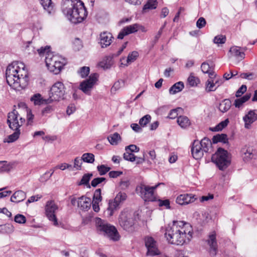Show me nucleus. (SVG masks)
I'll list each match as a JSON object with an SVG mask.
<instances>
[{"label":"nucleus","instance_id":"1","mask_svg":"<svg viewBox=\"0 0 257 257\" xmlns=\"http://www.w3.org/2000/svg\"><path fill=\"white\" fill-rule=\"evenodd\" d=\"M191 225L182 221H173L171 226L166 230L165 236L168 242L172 244L183 245L188 243L192 238Z\"/></svg>","mask_w":257,"mask_h":257},{"label":"nucleus","instance_id":"2","mask_svg":"<svg viewBox=\"0 0 257 257\" xmlns=\"http://www.w3.org/2000/svg\"><path fill=\"white\" fill-rule=\"evenodd\" d=\"M8 84L16 90L24 89L28 84V72L22 62L15 61L9 65L6 71Z\"/></svg>","mask_w":257,"mask_h":257},{"label":"nucleus","instance_id":"3","mask_svg":"<svg viewBox=\"0 0 257 257\" xmlns=\"http://www.w3.org/2000/svg\"><path fill=\"white\" fill-rule=\"evenodd\" d=\"M62 11L67 18L74 24L81 23L87 16L84 4L80 0H63Z\"/></svg>","mask_w":257,"mask_h":257},{"label":"nucleus","instance_id":"4","mask_svg":"<svg viewBox=\"0 0 257 257\" xmlns=\"http://www.w3.org/2000/svg\"><path fill=\"white\" fill-rule=\"evenodd\" d=\"M45 63L48 69L57 74L66 64V61L58 55H54L52 52H47L45 56Z\"/></svg>","mask_w":257,"mask_h":257},{"label":"nucleus","instance_id":"5","mask_svg":"<svg viewBox=\"0 0 257 257\" xmlns=\"http://www.w3.org/2000/svg\"><path fill=\"white\" fill-rule=\"evenodd\" d=\"M212 143L211 141L204 138L201 141L195 140L191 148V153L193 158L196 160L201 159L204 153H207L211 149Z\"/></svg>","mask_w":257,"mask_h":257},{"label":"nucleus","instance_id":"6","mask_svg":"<svg viewBox=\"0 0 257 257\" xmlns=\"http://www.w3.org/2000/svg\"><path fill=\"white\" fill-rule=\"evenodd\" d=\"M97 231L101 234L107 236L111 239L116 241L119 236L116 229L108 224L105 221L100 218H97L95 221Z\"/></svg>","mask_w":257,"mask_h":257},{"label":"nucleus","instance_id":"7","mask_svg":"<svg viewBox=\"0 0 257 257\" xmlns=\"http://www.w3.org/2000/svg\"><path fill=\"white\" fill-rule=\"evenodd\" d=\"M25 122L23 109L19 104L17 109H14L8 114L7 123L11 129H20Z\"/></svg>","mask_w":257,"mask_h":257},{"label":"nucleus","instance_id":"8","mask_svg":"<svg viewBox=\"0 0 257 257\" xmlns=\"http://www.w3.org/2000/svg\"><path fill=\"white\" fill-rule=\"evenodd\" d=\"M220 170H224L230 164L231 159L228 152L221 148L218 149L211 158Z\"/></svg>","mask_w":257,"mask_h":257},{"label":"nucleus","instance_id":"9","mask_svg":"<svg viewBox=\"0 0 257 257\" xmlns=\"http://www.w3.org/2000/svg\"><path fill=\"white\" fill-rule=\"evenodd\" d=\"M49 95V98L46 100L47 103L59 101L64 99L65 95V87L63 83L60 81L55 83L50 89Z\"/></svg>","mask_w":257,"mask_h":257},{"label":"nucleus","instance_id":"10","mask_svg":"<svg viewBox=\"0 0 257 257\" xmlns=\"http://www.w3.org/2000/svg\"><path fill=\"white\" fill-rule=\"evenodd\" d=\"M161 184L153 187L141 184L137 187L136 191L145 201H153L155 200L154 191Z\"/></svg>","mask_w":257,"mask_h":257},{"label":"nucleus","instance_id":"11","mask_svg":"<svg viewBox=\"0 0 257 257\" xmlns=\"http://www.w3.org/2000/svg\"><path fill=\"white\" fill-rule=\"evenodd\" d=\"M97 73L91 74L88 79L83 81L80 84L79 89L84 93L90 95L91 90L98 80Z\"/></svg>","mask_w":257,"mask_h":257},{"label":"nucleus","instance_id":"12","mask_svg":"<svg viewBox=\"0 0 257 257\" xmlns=\"http://www.w3.org/2000/svg\"><path fill=\"white\" fill-rule=\"evenodd\" d=\"M119 223L126 230H129L134 224V219L131 212L124 210L119 215Z\"/></svg>","mask_w":257,"mask_h":257},{"label":"nucleus","instance_id":"13","mask_svg":"<svg viewBox=\"0 0 257 257\" xmlns=\"http://www.w3.org/2000/svg\"><path fill=\"white\" fill-rule=\"evenodd\" d=\"M58 209L57 205L54 201H49L47 202L45 207L46 215L48 219L52 221L55 226L58 225V222L55 215V212Z\"/></svg>","mask_w":257,"mask_h":257},{"label":"nucleus","instance_id":"14","mask_svg":"<svg viewBox=\"0 0 257 257\" xmlns=\"http://www.w3.org/2000/svg\"><path fill=\"white\" fill-rule=\"evenodd\" d=\"M145 245L148 249L147 252L148 255L154 256L160 253L157 246V242L153 237H146L145 238Z\"/></svg>","mask_w":257,"mask_h":257},{"label":"nucleus","instance_id":"15","mask_svg":"<svg viewBox=\"0 0 257 257\" xmlns=\"http://www.w3.org/2000/svg\"><path fill=\"white\" fill-rule=\"evenodd\" d=\"M240 154L243 162L248 163L254 158L256 151L251 147L245 146L241 149Z\"/></svg>","mask_w":257,"mask_h":257},{"label":"nucleus","instance_id":"16","mask_svg":"<svg viewBox=\"0 0 257 257\" xmlns=\"http://www.w3.org/2000/svg\"><path fill=\"white\" fill-rule=\"evenodd\" d=\"M194 196L192 194H181L177 197L176 202L179 205H186L195 200L196 198H194Z\"/></svg>","mask_w":257,"mask_h":257},{"label":"nucleus","instance_id":"17","mask_svg":"<svg viewBox=\"0 0 257 257\" xmlns=\"http://www.w3.org/2000/svg\"><path fill=\"white\" fill-rule=\"evenodd\" d=\"M207 244L209 246V252L212 255L216 254L217 250V243L216 239V234L214 232L209 235L208 239L207 240Z\"/></svg>","mask_w":257,"mask_h":257},{"label":"nucleus","instance_id":"18","mask_svg":"<svg viewBox=\"0 0 257 257\" xmlns=\"http://www.w3.org/2000/svg\"><path fill=\"white\" fill-rule=\"evenodd\" d=\"M257 120V110H250L247 114L243 117L245 122L244 126L246 128H249L250 124Z\"/></svg>","mask_w":257,"mask_h":257},{"label":"nucleus","instance_id":"19","mask_svg":"<svg viewBox=\"0 0 257 257\" xmlns=\"http://www.w3.org/2000/svg\"><path fill=\"white\" fill-rule=\"evenodd\" d=\"M100 44L102 48L109 46L112 42V36L111 33L104 32L100 34Z\"/></svg>","mask_w":257,"mask_h":257},{"label":"nucleus","instance_id":"20","mask_svg":"<svg viewBox=\"0 0 257 257\" xmlns=\"http://www.w3.org/2000/svg\"><path fill=\"white\" fill-rule=\"evenodd\" d=\"M246 50L245 48H240L237 46H233L230 48L229 52L233 56L235 57L238 60H242L244 58L245 54L244 51Z\"/></svg>","mask_w":257,"mask_h":257},{"label":"nucleus","instance_id":"21","mask_svg":"<svg viewBox=\"0 0 257 257\" xmlns=\"http://www.w3.org/2000/svg\"><path fill=\"white\" fill-rule=\"evenodd\" d=\"M77 206L82 210H87L91 206V200L89 198L82 196L77 200Z\"/></svg>","mask_w":257,"mask_h":257},{"label":"nucleus","instance_id":"22","mask_svg":"<svg viewBox=\"0 0 257 257\" xmlns=\"http://www.w3.org/2000/svg\"><path fill=\"white\" fill-rule=\"evenodd\" d=\"M26 198V193L22 190L16 191L11 198V201L16 203L24 201Z\"/></svg>","mask_w":257,"mask_h":257},{"label":"nucleus","instance_id":"23","mask_svg":"<svg viewBox=\"0 0 257 257\" xmlns=\"http://www.w3.org/2000/svg\"><path fill=\"white\" fill-rule=\"evenodd\" d=\"M20 105L21 108L23 109V113L24 114V116L25 113L27 114V125H32L34 118V115L32 114L31 110L27 108L25 103H21Z\"/></svg>","mask_w":257,"mask_h":257},{"label":"nucleus","instance_id":"24","mask_svg":"<svg viewBox=\"0 0 257 257\" xmlns=\"http://www.w3.org/2000/svg\"><path fill=\"white\" fill-rule=\"evenodd\" d=\"M201 69L203 73L208 74L210 79H214L216 77V74L213 70L211 69V67L207 62H203L201 65Z\"/></svg>","mask_w":257,"mask_h":257},{"label":"nucleus","instance_id":"25","mask_svg":"<svg viewBox=\"0 0 257 257\" xmlns=\"http://www.w3.org/2000/svg\"><path fill=\"white\" fill-rule=\"evenodd\" d=\"M40 3L44 9L49 14L53 13L54 4L51 0H40Z\"/></svg>","mask_w":257,"mask_h":257},{"label":"nucleus","instance_id":"26","mask_svg":"<svg viewBox=\"0 0 257 257\" xmlns=\"http://www.w3.org/2000/svg\"><path fill=\"white\" fill-rule=\"evenodd\" d=\"M231 106V101L228 99H225L220 103L218 109L220 111L224 113L230 109Z\"/></svg>","mask_w":257,"mask_h":257},{"label":"nucleus","instance_id":"27","mask_svg":"<svg viewBox=\"0 0 257 257\" xmlns=\"http://www.w3.org/2000/svg\"><path fill=\"white\" fill-rule=\"evenodd\" d=\"M177 123L179 126L183 128H187L191 124L189 118L187 116L184 115L180 116L178 117Z\"/></svg>","mask_w":257,"mask_h":257},{"label":"nucleus","instance_id":"28","mask_svg":"<svg viewBox=\"0 0 257 257\" xmlns=\"http://www.w3.org/2000/svg\"><path fill=\"white\" fill-rule=\"evenodd\" d=\"M157 0H148L143 7V12L146 13L150 10L155 9L157 8Z\"/></svg>","mask_w":257,"mask_h":257},{"label":"nucleus","instance_id":"29","mask_svg":"<svg viewBox=\"0 0 257 257\" xmlns=\"http://www.w3.org/2000/svg\"><path fill=\"white\" fill-rule=\"evenodd\" d=\"M184 87V83L179 81L174 84L169 89L170 94H174L176 93L180 92Z\"/></svg>","mask_w":257,"mask_h":257},{"label":"nucleus","instance_id":"30","mask_svg":"<svg viewBox=\"0 0 257 257\" xmlns=\"http://www.w3.org/2000/svg\"><path fill=\"white\" fill-rule=\"evenodd\" d=\"M119 205L114 201H109L107 208V214L109 216L113 215L114 211L119 208Z\"/></svg>","mask_w":257,"mask_h":257},{"label":"nucleus","instance_id":"31","mask_svg":"<svg viewBox=\"0 0 257 257\" xmlns=\"http://www.w3.org/2000/svg\"><path fill=\"white\" fill-rule=\"evenodd\" d=\"M14 131V133L8 137V138L6 142L10 143H13L16 141H17L20 137L21 134V130L20 129H12Z\"/></svg>","mask_w":257,"mask_h":257},{"label":"nucleus","instance_id":"32","mask_svg":"<svg viewBox=\"0 0 257 257\" xmlns=\"http://www.w3.org/2000/svg\"><path fill=\"white\" fill-rule=\"evenodd\" d=\"M250 96L251 94L250 93L246 94L243 97L235 99L234 103V105L235 107L240 108L244 102L247 101L250 98Z\"/></svg>","mask_w":257,"mask_h":257},{"label":"nucleus","instance_id":"33","mask_svg":"<svg viewBox=\"0 0 257 257\" xmlns=\"http://www.w3.org/2000/svg\"><path fill=\"white\" fill-rule=\"evenodd\" d=\"M112 64V62L111 58L106 57L99 63L98 65L103 69H107L110 68Z\"/></svg>","mask_w":257,"mask_h":257},{"label":"nucleus","instance_id":"34","mask_svg":"<svg viewBox=\"0 0 257 257\" xmlns=\"http://www.w3.org/2000/svg\"><path fill=\"white\" fill-rule=\"evenodd\" d=\"M107 139L112 145H116L121 141V137L117 133H114L107 137Z\"/></svg>","mask_w":257,"mask_h":257},{"label":"nucleus","instance_id":"35","mask_svg":"<svg viewBox=\"0 0 257 257\" xmlns=\"http://www.w3.org/2000/svg\"><path fill=\"white\" fill-rule=\"evenodd\" d=\"M14 227L11 224L0 225L1 233H11L14 232Z\"/></svg>","mask_w":257,"mask_h":257},{"label":"nucleus","instance_id":"36","mask_svg":"<svg viewBox=\"0 0 257 257\" xmlns=\"http://www.w3.org/2000/svg\"><path fill=\"white\" fill-rule=\"evenodd\" d=\"M227 141V135L224 134L214 136L212 138V142L216 144L218 142H222L225 143Z\"/></svg>","mask_w":257,"mask_h":257},{"label":"nucleus","instance_id":"37","mask_svg":"<svg viewBox=\"0 0 257 257\" xmlns=\"http://www.w3.org/2000/svg\"><path fill=\"white\" fill-rule=\"evenodd\" d=\"M0 173L8 172L12 168V164L8 163L6 161H0Z\"/></svg>","mask_w":257,"mask_h":257},{"label":"nucleus","instance_id":"38","mask_svg":"<svg viewBox=\"0 0 257 257\" xmlns=\"http://www.w3.org/2000/svg\"><path fill=\"white\" fill-rule=\"evenodd\" d=\"M217 87L214 82L213 79H209L206 82V88L205 90L207 92H210L215 91L217 89Z\"/></svg>","mask_w":257,"mask_h":257},{"label":"nucleus","instance_id":"39","mask_svg":"<svg viewBox=\"0 0 257 257\" xmlns=\"http://www.w3.org/2000/svg\"><path fill=\"white\" fill-rule=\"evenodd\" d=\"M32 101H33L35 105H40L41 104L46 103L47 99H43L41 98L40 94H36L34 95L31 98Z\"/></svg>","mask_w":257,"mask_h":257},{"label":"nucleus","instance_id":"40","mask_svg":"<svg viewBox=\"0 0 257 257\" xmlns=\"http://www.w3.org/2000/svg\"><path fill=\"white\" fill-rule=\"evenodd\" d=\"M125 34L128 35L138 31L139 29V25L135 24L124 27L123 29Z\"/></svg>","mask_w":257,"mask_h":257},{"label":"nucleus","instance_id":"41","mask_svg":"<svg viewBox=\"0 0 257 257\" xmlns=\"http://www.w3.org/2000/svg\"><path fill=\"white\" fill-rule=\"evenodd\" d=\"M126 195L123 192H119L115 196L113 200H114L119 205L122 203L126 199Z\"/></svg>","mask_w":257,"mask_h":257},{"label":"nucleus","instance_id":"42","mask_svg":"<svg viewBox=\"0 0 257 257\" xmlns=\"http://www.w3.org/2000/svg\"><path fill=\"white\" fill-rule=\"evenodd\" d=\"M82 160L88 163H92L94 161V155L92 153H85L82 156Z\"/></svg>","mask_w":257,"mask_h":257},{"label":"nucleus","instance_id":"43","mask_svg":"<svg viewBox=\"0 0 257 257\" xmlns=\"http://www.w3.org/2000/svg\"><path fill=\"white\" fill-rule=\"evenodd\" d=\"M229 123L228 119H226L224 121L220 122L218 125L212 129L213 131H221L223 128L226 127Z\"/></svg>","mask_w":257,"mask_h":257},{"label":"nucleus","instance_id":"44","mask_svg":"<svg viewBox=\"0 0 257 257\" xmlns=\"http://www.w3.org/2000/svg\"><path fill=\"white\" fill-rule=\"evenodd\" d=\"M92 176V173H88L84 174L80 182L78 184V185H87L89 183V180L91 177Z\"/></svg>","mask_w":257,"mask_h":257},{"label":"nucleus","instance_id":"45","mask_svg":"<svg viewBox=\"0 0 257 257\" xmlns=\"http://www.w3.org/2000/svg\"><path fill=\"white\" fill-rule=\"evenodd\" d=\"M187 81L191 86H197V84L199 82V79L193 75L192 73L188 77Z\"/></svg>","mask_w":257,"mask_h":257},{"label":"nucleus","instance_id":"46","mask_svg":"<svg viewBox=\"0 0 257 257\" xmlns=\"http://www.w3.org/2000/svg\"><path fill=\"white\" fill-rule=\"evenodd\" d=\"M151 116L150 115H145L140 119L139 124L141 126L144 127L151 121Z\"/></svg>","mask_w":257,"mask_h":257},{"label":"nucleus","instance_id":"47","mask_svg":"<svg viewBox=\"0 0 257 257\" xmlns=\"http://www.w3.org/2000/svg\"><path fill=\"white\" fill-rule=\"evenodd\" d=\"M124 85V81L122 80H119L115 82L112 87L111 88V92H115L117 90L120 88L123 87Z\"/></svg>","mask_w":257,"mask_h":257},{"label":"nucleus","instance_id":"48","mask_svg":"<svg viewBox=\"0 0 257 257\" xmlns=\"http://www.w3.org/2000/svg\"><path fill=\"white\" fill-rule=\"evenodd\" d=\"M226 41V37L225 36L220 35L215 36L213 40V42L217 45L223 44Z\"/></svg>","mask_w":257,"mask_h":257},{"label":"nucleus","instance_id":"49","mask_svg":"<svg viewBox=\"0 0 257 257\" xmlns=\"http://www.w3.org/2000/svg\"><path fill=\"white\" fill-rule=\"evenodd\" d=\"M98 171L100 175H104L110 170V167H106L104 165H101L97 167Z\"/></svg>","mask_w":257,"mask_h":257},{"label":"nucleus","instance_id":"50","mask_svg":"<svg viewBox=\"0 0 257 257\" xmlns=\"http://www.w3.org/2000/svg\"><path fill=\"white\" fill-rule=\"evenodd\" d=\"M90 69L89 67L86 66H83L80 68L78 71V73L82 77H86L89 73Z\"/></svg>","mask_w":257,"mask_h":257},{"label":"nucleus","instance_id":"51","mask_svg":"<svg viewBox=\"0 0 257 257\" xmlns=\"http://www.w3.org/2000/svg\"><path fill=\"white\" fill-rule=\"evenodd\" d=\"M123 158L125 160L134 162L136 160V157L132 153L127 151L123 154Z\"/></svg>","mask_w":257,"mask_h":257},{"label":"nucleus","instance_id":"52","mask_svg":"<svg viewBox=\"0 0 257 257\" xmlns=\"http://www.w3.org/2000/svg\"><path fill=\"white\" fill-rule=\"evenodd\" d=\"M139 56V54L137 51H133L130 53L127 58V63H130L135 61Z\"/></svg>","mask_w":257,"mask_h":257},{"label":"nucleus","instance_id":"53","mask_svg":"<svg viewBox=\"0 0 257 257\" xmlns=\"http://www.w3.org/2000/svg\"><path fill=\"white\" fill-rule=\"evenodd\" d=\"M14 220L17 223L23 224L26 222V218L24 215L18 214L15 216Z\"/></svg>","mask_w":257,"mask_h":257},{"label":"nucleus","instance_id":"54","mask_svg":"<svg viewBox=\"0 0 257 257\" xmlns=\"http://www.w3.org/2000/svg\"><path fill=\"white\" fill-rule=\"evenodd\" d=\"M106 180V179L104 177H98L93 179L91 182V185L92 187H96L98 184L101 183L102 182L105 181Z\"/></svg>","mask_w":257,"mask_h":257},{"label":"nucleus","instance_id":"55","mask_svg":"<svg viewBox=\"0 0 257 257\" xmlns=\"http://www.w3.org/2000/svg\"><path fill=\"white\" fill-rule=\"evenodd\" d=\"M102 200V197L101 195V189H96L94 193L93 197V201L100 202Z\"/></svg>","mask_w":257,"mask_h":257},{"label":"nucleus","instance_id":"56","mask_svg":"<svg viewBox=\"0 0 257 257\" xmlns=\"http://www.w3.org/2000/svg\"><path fill=\"white\" fill-rule=\"evenodd\" d=\"M206 24V22L205 19L203 17H200L197 21L196 26L199 29H201L205 27Z\"/></svg>","mask_w":257,"mask_h":257},{"label":"nucleus","instance_id":"57","mask_svg":"<svg viewBox=\"0 0 257 257\" xmlns=\"http://www.w3.org/2000/svg\"><path fill=\"white\" fill-rule=\"evenodd\" d=\"M125 151H128L131 153L138 152L140 148L135 145H131L125 147Z\"/></svg>","mask_w":257,"mask_h":257},{"label":"nucleus","instance_id":"58","mask_svg":"<svg viewBox=\"0 0 257 257\" xmlns=\"http://www.w3.org/2000/svg\"><path fill=\"white\" fill-rule=\"evenodd\" d=\"M159 206H165L166 209H170V201L168 199L158 200Z\"/></svg>","mask_w":257,"mask_h":257},{"label":"nucleus","instance_id":"59","mask_svg":"<svg viewBox=\"0 0 257 257\" xmlns=\"http://www.w3.org/2000/svg\"><path fill=\"white\" fill-rule=\"evenodd\" d=\"M247 87L246 85H242L236 92L235 96L237 97H240L246 91Z\"/></svg>","mask_w":257,"mask_h":257},{"label":"nucleus","instance_id":"60","mask_svg":"<svg viewBox=\"0 0 257 257\" xmlns=\"http://www.w3.org/2000/svg\"><path fill=\"white\" fill-rule=\"evenodd\" d=\"M49 49L50 47L48 46H46L44 48L41 47L40 49H38L37 51L40 56H42L45 54L46 55L47 52H50Z\"/></svg>","mask_w":257,"mask_h":257},{"label":"nucleus","instance_id":"61","mask_svg":"<svg viewBox=\"0 0 257 257\" xmlns=\"http://www.w3.org/2000/svg\"><path fill=\"white\" fill-rule=\"evenodd\" d=\"M82 158L79 159L78 157L74 159V167L77 170H80L81 168V165L82 164Z\"/></svg>","mask_w":257,"mask_h":257},{"label":"nucleus","instance_id":"62","mask_svg":"<svg viewBox=\"0 0 257 257\" xmlns=\"http://www.w3.org/2000/svg\"><path fill=\"white\" fill-rule=\"evenodd\" d=\"M76 110V107L74 104H71L67 107L66 113L68 115L72 114Z\"/></svg>","mask_w":257,"mask_h":257},{"label":"nucleus","instance_id":"63","mask_svg":"<svg viewBox=\"0 0 257 257\" xmlns=\"http://www.w3.org/2000/svg\"><path fill=\"white\" fill-rule=\"evenodd\" d=\"M122 174L121 171H112L109 172V176L112 178H117Z\"/></svg>","mask_w":257,"mask_h":257},{"label":"nucleus","instance_id":"64","mask_svg":"<svg viewBox=\"0 0 257 257\" xmlns=\"http://www.w3.org/2000/svg\"><path fill=\"white\" fill-rule=\"evenodd\" d=\"M54 172V170H53L52 173H51L49 175H48V172H46L44 174H43L41 177H40V181L41 182H45L47 180H48L53 175V174Z\"/></svg>","mask_w":257,"mask_h":257}]
</instances>
